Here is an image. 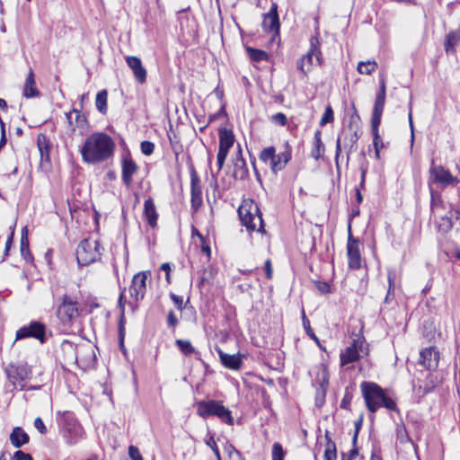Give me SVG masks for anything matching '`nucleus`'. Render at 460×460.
Masks as SVG:
<instances>
[{
  "mask_svg": "<svg viewBox=\"0 0 460 460\" xmlns=\"http://www.w3.org/2000/svg\"><path fill=\"white\" fill-rule=\"evenodd\" d=\"M228 457L230 460H244L241 453L236 450L232 445H229L226 448Z\"/></svg>",
  "mask_w": 460,
  "mask_h": 460,
  "instance_id": "obj_48",
  "label": "nucleus"
},
{
  "mask_svg": "<svg viewBox=\"0 0 460 460\" xmlns=\"http://www.w3.org/2000/svg\"><path fill=\"white\" fill-rule=\"evenodd\" d=\"M264 269H265L267 279H270L272 278L273 270H272V266H271V262L270 260H267L265 261Z\"/></svg>",
  "mask_w": 460,
  "mask_h": 460,
  "instance_id": "obj_60",
  "label": "nucleus"
},
{
  "mask_svg": "<svg viewBox=\"0 0 460 460\" xmlns=\"http://www.w3.org/2000/svg\"><path fill=\"white\" fill-rule=\"evenodd\" d=\"M115 143L111 137L103 132L89 135L80 148L82 160L90 164L103 163L113 155Z\"/></svg>",
  "mask_w": 460,
  "mask_h": 460,
  "instance_id": "obj_1",
  "label": "nucleus"
},
{
  "mask_svg": "<svg viewBox=\"0 0 460 460\" xmlns=\"http://www.w3.org/2000/svg\"><path fill=\"white\" fill-rule=\"evenodd\" d=\"M316 288L321 294H327L330 292V286L326 282L317 281Z\"/></svg>",
  "mask_w": 460,
  "mask_h": 460,
  "instance_id": "obj_57",
  "label": "nucleus"
},
{
  "mask_svg": "<svg viewBox=\"0 0 460 460\" xmlns=\"http://www.w3.org/2000/svg\"><path fill=\"white\" fill-rule=\"evenodd\" d=\"M62 349L68 353L67 355V360L69 362L76 361L77 360V353L76 349L73 345V343L69 341H64L61 345Z\"/></svg>",
  "mask_w": 460,
  "mask_h": 460,
  "instance_id": "obj_36",
  "label": "nucleus"
},
{
  "mask_svg": "<svg viewBox=\"0 0 460 460\" xmlns=\"http://www.w3.org/2000/svg\"><path fill=\"white\" fill-rule=\"evenodd\" d=\"M227 155H228V151L222 150V149L218 148V153H217V156L218 171H220L223 168Z\"/></svg>",
  "mask_w": 460,
  "mask_h": 460,
  "instance_id": "obj_49",
  "label": "nucleus"
},
{
  "mask_svg": "<svg viewBox=\"0 0 460 460\" xmlns=\"http://www.w3.org/2000/svg\"><path fill=\"white\" fill-rule=\"evenodd\" d=\"M62 435L68 446H74L84 438V430L74 417L67 415L64 418Z\"/></svg>",
  "mask_w": 460,
  "mask_h": 460,
  "instance_id": "obj_8",
  "label": "nucleus"
},
{
  "mask_svg": "<svg viewBox=\"0 0 460 460\" xmlns=\"http://www.w3.org/2000/svg\"><path fill=\"white\" fill-rule=\"evenodd\" d=\"M15 376L11 371L8 372L9 378L13 379V382L25 380L28 377V372L25 367H16L14 369Z\"/></svg>",
  "mask_w": 460,
  "mask_h": 460,
  "instance_id": "obj_42",
  "label": "nucleus"
},
{
  "mask_svg": "<svg viewBox=\"0 0 460 460\" xmlns=\"http://www.w3.org/2000/svg\"><path fill=\"white\" fill-rule=\"evenodd\" d=\"M37 146L40 154L41 161L49 162L51 145L45 134L38 135Z\"/></svg>",
  "mask_w": 460,
  "mask_h": 460,
  "instance_id": "obj_26",
  "label": "nucleus"
},
{
  "mask_svg": "<svg viewBox=\"0 0 460 460\" xmlns=\"http://www.w3.org/2000/svg\"><path fill=\"white\" fill-rule=\"evenodd\" d=\"M438 358V351L435 348L429 347L421 350L420 362L425 368L431 370L437 368Z\"/></svg>",
  "mask_w": 460,
  "mask_h": 460,
  "instance_id": "obj_21",
  "label": "nucleus"
},
{
  "mask_svg": "<svg viewBox=\"0 0 460 460\" xmlns=\"http://www.w3.org/2000/svg\"><path fill=\"white\" fill-rule=\"evenodd\" d=\"M46 326L40 322H31L28 326H23L16 332V339L21 340L24 338L32 337L39 340L40 342L45 341Z\"/></svg>",
  "mask_w": 460,
  "mask_h": 460,
  "instance_id": "obj_15",
  "label": "nucleus"
},
{
  "mask_svg": "<svg viewBox=\"0 0 460 460\" xmlns=\"http://www.w3.org/2000/svg\"><path fill=\"white\" fill-rule=\"evenodd\" d=\"M14 229H15V225L10 226L11 234H10V236L8 237L6 243H5V254H7L9 249L12 246L13 238V234H14Z\"/></svg>",
  "mask_w": 460,
  "mask_h": 460,
  "instance_id": "obj_58",
  "label": "nucleus"
},
{
  "mask_svg": "<svg viewBox=\"0 0 460 460\" xmlns=\"http://www.w3.org/2000/svg\"><path fill=\"white\" fill-rule=\"evenodd\" d=\"M215 270L212 267L204 268L199 272V285L204 286L206 284L210 283L212 279L214 278Z\"/></svg>",
  "mask_w": 460,
  "mask_h": 460,
  "instance_id": "obj_35",
  "label": "nucleus"
},
{
  "mask_svg": "<svg viewBox=\"0 0 460 460\" xmlns=\"http://www.w3.org/2000/svg\"><path fill=\"white\" fill-rule=\"evenodd\" d=\"M170 297L172 299V301L173 302L175 307L180 310V311H182L183 310V299L181 296H177L173 293H171L170 294Z\"/></svg>",
  "mask_w": 460,
  "mask_h": 460,
  "instance_id": "obj_52",
  "label": "nucleus"
},
{
  "mask_svg": "<svg viewBox=\"0 0 460 460\" xmlns=\"http://www.w3.org/2000/svg\"><path fill=\"white\" fill-rule=\"evenodd\" d=\"M262 29L264 31L271 33L273 39L279 35V19L277 4L273 3L269 12L263 15Z\"/></svg>",
  "mask_w": 460,
  "mask_h": 460,
  "instance_id": "obj_16",
  "label": "nucleus"
},
{
  "mask_svg": "<svg viewBox=\"0 0 460 460\" xmlns=\"http://www.w3.org/2000/svg\"><path fill=\"white\" fill-rule=\"evenodd\" d=\"M362 395L369 411L376 412L379 408L385 407L390 411H396V402L388 397L384 390L375 383L363 382L360 385Z\"/></svg>",
  "mask_w": 460,
  "mask_h": 460,
  "instance_id": "obj_2",
  "label": "nucleus"
},
{
  "mask_svg": "<svg viewBox=\"0 0 460 460\" xmlns=\"http://www.w3.org/2000/svg\"><path fill=\"white\" fill-rule=\"evenodd\" d=\"M141 152L145 155H150L154 153L155 150V144L150 141H143L140 145Z\"/></svg>",
  "mask_w": 460,
  "mask_h": 460,
  "instance_id": "obj_45",
  "label": "nucleus"
},
{
  "mask_svg": "<svg viewBox=\"0 0 460 460\" xmlns=\"http://www.w3.org/2000/svg\"><path fill=\"white\" fill-rule=\"evenodd\" d=\"M29 439V435L20 427H15L10 434V441L17 448L27 444Z\"/></svg>",
  "mask_w": 460,
  "mask_h": 460,
  "instance_id": "obj_25",
  "label": "nucleus"
},
{
  "mask_svg": "<svg viewBox=\"0 0 460 460\" xmlns=\"http://www.w3.org/2000/svg\"><path fill=\"white\" fill-rule=\"evenodd\" d=\"M313 148L311 150V156L318 161L321 159L325 152V146L322 141L321 131L316 130L314 136Z\"/></svg>",
  "mask_w": 460,
  "mask_h": 460,
  "instance_id": "obj_27",
  "label": "nucleus"
},
{
  "mask_svg": "<svg viewBox=\"0 0 460 460\" xmlns=\"http://www.w3.org/2000/svg\"><path fill=\"white\" fill-rule=\"evenodd\" d=\"M66 119L71 135H84L88 131V120L78 109L66 112Z\"/></svg>",
  "mask_w": 460,
  "mask_h": 460,
  "instance_id": "obj_12",
  "label": "nucleus"
},
{
  "mask_svg": "<svg viewBox=\"0 0 460 460\" xmlns=\"http://www.w3.org/2000/svg\"><path fill=\"white\" fill-rule=\"evenodd\" d=\"M57 316L63 324H70L79 316L78 304L67 295H64L57 308Z\"/></svg>",
  "mask_w": 460,
  "mask_h": 460,
  "instance_id": "obj_11",
  "label": "nucleus"
},
{
  "mask_svg": "<svg viewBox=\"0 0 460 460\" xmlns=\"http://www.w3.org/2000/svg\"><path fill=\"white\" fill-rule=\"evenodd\" d=\"M27 234H28V231H27V227L25 226L22 228L21 240H22V244H26V247L28 248L29 242H28V238H27Z\"/></svg>",
  "mask_w": 460,
  "mask_h": 460,
  "instance_id": "obj_63",
  "label": "nucleus"
},
{
  "mask_svg": "<svg viewBox=\"0 0 460 460\" xmlns=\"http://www.w3.org/2000/svg\"><path fill=\"white\" fill-rule=\"evenodd\" d=\"M222 365L232 370H238L242 367V358L239 354H227L222 349H217Z\"/></svg>",
  "mask_w": 460,
  "mask_h": 460,
  "instance_id": "obj_22",
  "label": "nucleus"
},
{
  "mask_svg": "<svg viewBox=\"0 0 460 460\" xmlns=\"http://www.w3.org/2000/svg\"><path fill=\"white\" fill-rule=\"evenodd\" d=\"M303 323H304V326H305V332L307 333V335L315 341V343L320 346V341L319 339L317 338V336L314 334V332H313V330L311 329L310 327V324H309V321L308 319L305 317V315L304 314L303 315Z\"/></svg>",
  "mask_w": 460,
  "mask_h": 460,
  "instance_id": "obj_44",
  "label": "nucleus"
},
{
  "mask_svg": "<svg viewBox=\"0 0 460 460\" xmlns=\"http://www.w3.org/2000/svg\"><path fill=\"white\" fill-rule=\"evenodd\" d=\"M359 116L356 113L352 114L349 118V128L351 132L349 137H345L346 140L348 139V142L344 145L348 155L357 150V142L359 138Z\"/></svg>",
  "mask_w": 460,
  "mask_h": 460,
  "instance_id": "obj_17",
  "label": "nucleus"
},
{
  "mask_svg": "<svg viewBox=\"0 0 460 460\" xmlns=\"http://www.w3.org/2000/svg\"><path fill=\"white\" fill-rule=\"evenodd\" d=\"M459 182L457 177H455L451 172L441 165H432L429 168V188L431 184L436 183L441 188L447 186H456Z\"/></svg>",
  "mask_w": 460,
  "mask_h": 460,
  "instance_id": "obj_10",
  "label": "nucleus"
},
{
  "mask_svg": "<svg viewBox=\"0 0 460 460\" xmlns=\"http://www.w3.org/2000/svg\"><path fill=\"white\" fill-rule=\"evenodd\" d=\"M385 103V82L384 79L380 80V89L376 97L371 124H372V132L374 135V146L375 149H377L376 139L378 138V127L381 123V117L384 111ZM376 155H378V150H376Z\"/></svg>",
  "mask_w": 460,
  "mask_h": 460,
  "instance_id": "obj_7",
  "label": "nucleus"
},
{
  "mask_svg": "<svg viewBox=\"0 0 460 460\" xmlns=\"http://www.w3.org/2000/svg\"><path fill=\"white\" fill-rule=\"evenodd\" d=\"M396 438H397V440L402 444H404L406 442H411V439L409 437L407 429L403 424L397 425Z\"/></svg>",
  "mask_w": 460,
  "mask_h": 460,
  "instance_id": "obj_38",
  "label": "nucleus"
},
{
  "mask_svg": "<svg viewBox=\"0 0 460 460\" xmlns=\"http://www.w3.org/2000/svg\"><path fill=\"white\" fill-rule=\"evenodd\" d=\"M367 353L365 339L363 337H357L349 346L341 352V365L345 367L348 364L357 362L360 358L361 354L367 355Z\"/></svg>",
  "mask_w": 460,
  "mask_h": 460,
  "instance_id": "obj_9",
  "label": "nucleus"
},
{
  "mask_svg": "<svg viewBox=\"0 0 460 460\" xmlns=\"http://www.w3.org/2000/svg\"><path fill=\"white\" fill-rule=\"evenodd\" d=\"M0 124H1V139H0V149H1L6 144L4 123L3 122L1 118H0Z\"/></svg>",
  "mask_w": 460,
  "mask_h": 460,
  "instance_id": "obj_59",
  "label": "nucleus"
},
{
  "mask_svg": "<svg viewBox=\"0 0 460 460\" xmlns=\"http://www.w3.org/2000/svg\"><path fill=\"white\" fill-rule=\"evenodd\" d=\"M128 456L131 460H143L138 448L133 445L128 447Z\"/></svg>",
  "mask_w": 460,
  "mask_h": 460,
  "instance_id": "obj_51",
  "label": "nucleus"
},
{
  "mask_svg": "<svg viewBox=\"0 0 460 460\" xmlns=\"http://www.w3.org/2000/svg\"><path fill=\"white\" fill-rule=\"evenodd\" d=\"M460 42V31H450L446 40L445 49L446 52H454L456 46Z\"/></svg>",
  "mask_w": 460,
  "mask_h": 460,
  "instance_id": "obj_31",
  "label": "nucleus"
},
{
  "mask_svg": "<svg viewBox=\"0 0 460 460\" xmlns=\"http://www.w3.org/2000/svg\"><path fill=\"white\" fill-rule=\"evenodd\" d=\"M270 120L279 126H285L288 123L286 115L282 112L276 113L271 116Z\"/></svg>",
  "mask_w": 460,
  "mask_h": 460,
  "instance_id": "obj_47",
  "label": "nucleus"
},
{
  "mask_svg": "<svg viewBox=\"0 0 460 460\" xmlns=\"http://www.w3.org/2000/svg\"><path fill=\"white\" fill-rule=\"evenodd\" d=\"M149 270L140 271L133 276L129 287V295L136 302L142 300L146 292V280L150 277Z\"/></svg>",
  "mask_w": 460,
  "mask_h": 460,
  "instance_id": "obj_13",
  "label": "nucleus"
},
{
  "mask_svg": "<svg viewBox=\"0 0 460 460\" xmlns=\"http://www.w3.org/2000/svg\"><path fill=\"white\" fill-rule=\"evenodd\" d=\"M248 175V169L246 167V162L243 158L241 153L236 157L234 162V177L235 179L243 180Z\"/></svg>",
  "mask_w": 460,
  "mask_h": 460,
  "instance_id": "obj_29",
  "label": "nucleus"
},
{
  "mask_svg": "<svg viewBox=\"0 0 460 460\" xmlns=\"http://www.w3.org/2000/svg\"><path fill=\"white\" fill-rule=\"evenodd\" d=\"M205 442H206V445L208 447H209L212 449V451L214 452V454H215V456L217 457V460H221V456H220V453H219V449H218V447L217 446V443H216L214 438L212 436H210L209 438H208L206 439Z\"/></svg>",
  "mask_w": 460,
  "mask_h": 460,
  "instance_id": "obj_46",
  "label": "nucleus"
},
{
  "mask_svg": "<svg viewBox=\"0 0 460 460\" xmlns=\"http://www.w3.org/2000/svg\"><path fill=\"white\" fill-rule=\"evenodd\" d=\"M240 219L248 230L264 233L261 213L252 200L244 201L238 209Z\"/></svg>",
  "mask_w": 460,
  "mask_h": 460,
  "instance_id": "obj_3",
  "label": "nucleus"
},
{
  "mask_svg": "<svg viewBox=\"0 0 460 460\" xmlns=\"http://www.w3.org/2000/svg\"><path fill=\"white\" fill-rule=\"evenodd\" d=\"M285 451L282 448L280 443L276 442L272 446L271 457L272 460H284Z\"/></svg>",
  "mask_w": 460,
  "mask_h": 460,
  "instance_id": "obj_41",
  "label": "nucleus"
},
{
  "mask_svg": "<svg viewBox=\"0 0 460 460\" xmlns=\"http://www.w3.org/2000/svg\"><path fill=\"white\" fill-rule=\"evenodd\" d=\"M276 155V150L273 146H269L264 148L261 154H260V159L264 162H270V164L271 162L275 159Z\"/></svg>",
  "mask_w": 460,
  "mask_h": 460,
  "instance_id": "obj_39",
  "label": "nucleus"
},
{
  "mask_svg": "<svg viewBox=\"0 0 460 460\" xmlns=\"http://www.w3.org/2000/svg\"><path fill=\"white\" fill-rule=\"evenodd\" d=\"M430 189V195H431V208L433 209L435 207L438 206V204L441 202L440 200V195L439 194H436L432 189V187L429 188Z\"/></svg>",
  "mask_w": 460,
  "mask_h": 460,
  "instance_id": "obj_56",
  "label": "nucleus"
},
{
  "mask_svg": "<svg viewBox=\"0 0 460 460\" xmlns=\"http://www.w3.org/2000/svg\"><path fill=\"white\" fill-rule=\"evenodd\" d=\"M325 438L327 440V443L325 445V450H324V460H336L337 459V451H336V446L333 441H332L331 438L329 437V434H325Z\"/></svg>",
  "mask_w": 460,
  "mask_h": 460,
  "instance_id": "obj_32",
  "label": "nucleus"
},
{
  "mask_svg": "<svg viewBox=\"0 0 460 460\" xmlns=\"http://www.w3.org/2000/svg\"><path fill=\"white\" fill-rule=\"evenodd\" d=\"M103 248L98 240L86 238L80 242L75 255L79 266L90 265L101 259Z\"/></svg>",
  "mask_w": 460,
  "mask_h": 460,
  "instance_id": "obj_4",
  "label": "nucleus"
},
{
  "mask_svg": "<svg viewBox=\"0 0 460 460\" xmlns=\"http://www.w3.org/2000/svg\"><path fill=\"white\" fill-rule=\"evenodd\" d=\"M234 135L231 131L224 128L219 131V149L229 152V149L234 145Z\"/></svg>",
  "mask_w": 460,
  "mask_h": 460,
  "instance_id": "obj_30",
  "label": "nucleus"
},
{
  "mask_svg": "<svg viewBox=\"0 0 460 460\" xmlns=\"http://www.w3.org/2000/svg\"><path fill=\"white\" fill-rule=\"evenodd\" d=\"M387 279H388V283H389V288H388L387 295H386L385 299V302H388V300L390 299V296L394 292V273L389 271Z\"/></svg>",
  "mask_w": 460,
  "mask_h": 460,
  "instance_id": "obj_50",
  "label": "nucleus"
},
{
  "mask_svg": "<svg viewBox=\"0 0 460 460\" xmlns=\"http://www.w3.org/2000/svg\"><path fill=\"white\" fill-rule=\"evenodd\" d=\"M13 460H33L30 454L22 451H17L14 453Z\"/></svg>",
  "mask_w": 460,
  "mask_h": 460,
  "instance_id": "obj_55",
  "label": "nucleus"
},
{
  "mask_svg": "<svg viewBox=\"0 0 460 460\" xmlns=\"http://www.w3.org/2000/svg\"><path fill=\"white\" fill-rule=\"evenodd\" d=\"M314 58H315V61L318 65H321L322 58L320 50V41L318 37L316 36L311 38L310 49L305 55L301 57L296 63L297 69L304 75H306V74L311 70L312 66H314Z\"/></svg>",
  "mask_w": 460,
  "mask_h": 460,
  "instance_id": "obj_6",
  "label": "nucleus"
},
{
  "mask_svg": "<svg viewBox=\"0 0 460 460\" xmlns=\"http://www.w3.org/2000/svg\"><path fill=\"white\" fill-rule=\"evenodd\" d=\"M202 252L204 253H206V255L208 256V258L210 257V247L208 245V244H205L204 242L202 243V248H201Z\"/></svg>",
  "mask_w": 460,
  "mask_h": 460,
  "instance_id": "obj_64",
  "label": "nucleus"
},
{
  "mask_svg": "<svg viewBox=\"0 0 460 460\" xmlns=\"http://www.w3.org/2000/svg\"><path fill=\"white\" fill-rule=\"evenodd\" d=\"M137 164L129 156L123 157L121 163V179L128 189L131 187L133 176L137 173Z\"/></svg>",
  "mask_w": 460,
  "mask_h": 460,
  "instance_id": "obj_19",
  "label": "nucleus"
},
{
  "mask_svg": "<svg viewBox=\"0 0 460 460\" xmlns=\"http://www.w3.org/2000/svg\"><path fill=\"white\" fill-rule=\"evenodd\" d=\"M178 323H179V321H178L176 314H174L173 311L171 310L167 315L168 325L174 328L178 324Z\"/></svg>",
  "mask_w": 460,
  "mask_h": 460,
  "instance_id": "obj_54",
  "label": "nucleus"
},
{
  "mask_svg": "<svg viewBox=\"0 0 460 460\" xmlns=\"http://www.w3.org/2000/svg\"><path fill=\"white\" fill-rule=\"evenodd\" d=\"M107 97L108 93L106 90L100 91L95 99L96 109L102 113L105 114L107 112Z\"/></svg>",
  "mask_w": 460,
  "mask_h": 460,
  "instance_id": "obj_33",
  "label": "nucleus"
},
{
  "mask_svg": "<svg viewBox=\"0 0 460 460\" xmlns=\"http://www.w3.org/2000/svg\"><path fill=\"white\" fill-rule=\"evenodd\" d=\"M144 214L148 224L154 227L156 226L158 215L152 199H147L144 204Z\"/></svg>",
  "mask_w": 460,
  "mask_h": 460,
  "instance_id": "obj_28",
  "label": "nucleus"
},
{
  "mask_svg": "<svg viewBox=\"0 0 460 460\" xmlns=\"http://www.w3.org/2000/svg\"><path fill=\"white\" fill-rule=\"evenodd\" d=\"M22 95L27 98H36L40 95V92L36 86L35 75L32 68H30L22 88Z\"/></svg>",
  "mask_w": 460,
  "mask_h": 460,
  "instance_id": "obj_24",
  "label": "nucleus"
},
{
  "mask_svg": "<svg viewBox=\"0 0 460 460\" xmlns=\"http://www.w3.org/2000/svg\"><path fill=\"white\" fill-rule=\"evenodd\" d=\"M247 51L250 54V58L253 61L259 62V61H262V60H267L268 59V54H267V52H265L263 50L255 49H252V48H248Z\"/></svg>",
  "mask_w": 460,
  "mask_h": 460,
  "instance_id": "obj_40",
  "label": "nucleus"
},
{
  "mask_svg": "<svg viewBox=\"0 0 460 460\" xmlns=\"http://www.w3.org/2000/svg\"><path fill=\"white\" fill-rule=\"evenodd\" d=\"M291 160V148L287 144L283 152L275 155V159L270 164L271 171L276 174L282 171L287 164Z\"/></svg>",
  "mask_w": 460,
  "mask_h": 460,
  "instance_id": "obj_23",
  "label": "nucleus"
},
{
  "mask_svg": "<svg viewBox=\"0 0 460 460\" xmlns=\"http://www.w3.org/2000/svg\"><path fill=\"white\" fill-rule=\"evenodd\" d=\"M190 194H191V207L197 210L202 204V188L199 177L194 169H190Z\"/></svg>",
  "mask_w": 460,
  "mask_h": 460,
  "instance_id": "obj_18",
  "label": "nucleus"
},
{
  "mask_svg": "<svg viewBox=\"0 0 460 460\" xmlns=\"http://www.w3.org/2000/svg\"><path fill=\"white\" fill-rule=\"evenodd\" d=\"M126 63L132 70L135 79L139 84H144L146 81V70L143 66L139 58L135 56L126 57Z\"/></svg>",
  "mask_w": 460,
  "mask_h": 460,
  "instance_id": "obj_20",
  "label": "nucleus"
},
{
  "mask_svg": "<svg viewBox=\"0 0 460 460\" xmlns=\"http://www.w3.org/2000/svg\"><path fill=\"white\" fill-rule=\"evenodd\" d=\"M333 120V111L330 105L325 108L324 113L320 120V125L324 126Z\"/></svg>",
  "mask_w": 460,
  "mask_h": 460,
  "instance_id": "obj_43",
  "label": "nucleus"
},
{
  "mask_svg": "<svg viewBox=\"0 0 460 460\" xmlns=\"http://www.w3.org/2000/svg\"><path fill=\"white\" fill-rule=\"evenodd\" d=\"M198 414L203 418L217 416L228 425L234 424V418L231 411L219 401H201L197 405Z\"/></svg>",
  "mask_w": 460,
  "mask_h": 460,
  "instance_id": "obj_5",
  "label": "nucleus"
},
{
  "mask_svg": "<svg viewBox=\"0 0 460 460\" xmlns=\"http://www.w3.org/2000/svg\"><path fill=\"white\" fill-rule=\"evenodd\" d=\"M442 220L444 221V223L440 226H443V229L445 231L450 230L452 227L451 220L448 217H445V218L443 217Z\"/></svg>",
  "mask_w": 460,
  "mask_h": 460,
  "instance_id": "obj_62",
  "label": "nucleus"
},
{
  "mask_svg": "<svg viewBox=\"0 0 460 460\" xmlns=\"http://www.w3.org/2000/svg\"><path fill=\"white\" fill-rule=\"evenodd\" d=\"M175 344L178 347V349L186 356L195 352L194 347L189 341L176 340Z\"/></svg>",
  "mask_w": 460,
  "mask_h": 460,
  "instance_id": "obj_37",
  "label": "nucleus"
},
{
  "mask_svg": "<svg viewBox=\"0 0 460 460\" xmlns=\"http://www.w3.org/2000/svg\"><path fill=\"white\" fill-rule=\"evenodd\" d=\"M376 67V61H361L358 64L357 70L361 75H371Z\"/></svg>",
  "mask_w": 460,
  "mask_h": 460,
  "instance_id": "obj_34",
  "label": "nucleus"
},
{
  "mask_svg": "<svg viewBox=\"0 0 460 460\" xmlns=\"http://www.w3.org/2000/svg\"><path fill=\"white\" fill-rule=\"evenodd\" d=\"M351 226L349 225V236L347 243V255L349 258V267L358 270L361 267V256L359 252V242L351 234Z\"/></svg>",
  "mask_w": 460,
  "mask_h": 460,
  "instance_id": "obj_14",
  "label": "nucleus"
},
{
  "mask_svg": "<svg viewBox=\"0 0 460 460\" xmlns=\"http://www.w3.org/2000/svg\"><path fill=\"white\" fill-rule=\"evenodd\" d=\"M341 138L338 137L337 142H336V150H335V162H336L337 165H338V160L341 155Z\"/></svg>",
  "mask_w": 460,
  "mask_h": 460,
  "instance_id": "obj_61",
  "label": "nucleus"
},
{
  "mask_svg": "<svg viewBox=\"0 0 460 460\" xmlns=\"http://www.w3.org/2000/svg\"><path fill=\"white\" fill-rule=\"evenodd\" d=\"M34 427L39 430L40 434H46L47 433V428L45 424L43 423V420L41 418L38 417L34 420Z\"/></svg>",
  "mask_w": 460,
  "mask_h": 460,
  "instance_id": "obj_53",
  "label": "nucleus"
}]
</instances>
